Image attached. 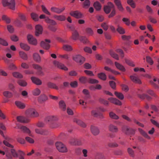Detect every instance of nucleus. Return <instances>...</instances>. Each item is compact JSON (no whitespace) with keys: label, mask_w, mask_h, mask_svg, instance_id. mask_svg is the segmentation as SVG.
Segmentation results:
<instances>
[{"label":"nucleus","mask_w":159,"mask_h":159,"mask_svg":"<svg viewBox=\"0 0 159 159\" xmlns=\"http://www.w3.org/2000/svg\"><path fill=\"white\" fill-rule=\"evenodd\" d=\"M2 19L3 20L5 21L7 23H9L11 22L10 18L6 15H3L2 17Z\"/></svg>","instance_id":"46"},{"label":"nucleus","mask_w":159,"mask_h":159,"mask_svg":"<svg viewBox=\"0 0 159 159\" xmlns=\"http://www.w3.org/2000/svg\"><path fill=\"white\" fill-rule=\"evenodd\" d=\"M110 55L113 58L115 59L116 60H119V57L117 54L115 53L112 50H110L109 52Z\"/></svg>","instance_id":"43"},{"label":"nucleus","mask_w":159,"mask_h":159,"mask_svg":"<svg viewBox=\"0 0 159 159\" xmlns=\"http://www.w3.org/2000/svg\"><path fill=\"white\" fill-rule=\"evenodd\" d=\"M59 107L61 110L63 111H65L66 110V105L63 101H60L59 102Z\"/></svg>","instance_id":"26"},{"label":"nucleus","mask_w":159,"mask_h":159,"mask_svg":"<svg viewBox=\"0 0 159 159\" xmlns=\"http://www.w3.org/2000/svg\"><path fill=\"white\" fill-rule=\"evenodd\" d=\"M79 80L81 83L85 84L88 82L87 78L85 76H81L80 77Z\"/></svg>","instance_id":"39"},{"label":"nucleus","mask_w":159,"mask_h":159,"mask_svg":"<svg viewBox=\"0 0 159 159\" xmlns=\"http://www.w3.org/2000/svg\"><path fill=\"white\" fill-rule=\"evenodd\" d=\"M85 30L87 33L89 35L91 36L93 34V32L91 28H87Z\"/></svg>","instance_id":"51"},{"label":"nucleus","mask_w":159,"mask_h":159,"mask_svg":"<svg viewBox=\"0 0 159 159\" xmlns=\"http://www.w3.org/2000/svg\"><path fill=\"white\" fill-rule=\"evenodd\" d=\"M45 20L47 23L49 24V25H57V22L55 20L50 19L48 17H46Z\"/></svg>","instance_id":"24"},{"label":"nucleus","mask_w":159,"mask_h":159,"mask_svg":"<svg viewBox=\"0 0 159 159\" xmlns=\"http://www.w3.org/2000/svg\"><path fill=\"white\" fill-rule=\"evenodd\" d=\"M34 60L38 62H39L41 61V57L39 55L38 53H34L33 55Z\"/></svg>","instance_id":"31"},{"label":"nucleus","mask_w":159,"mask_h":159,"mask_svg":"<svg viewBox=\"0 0 159 159\" xmlns=\"http://www.w3.org/2000/svg\"><path fill=\"white\" fill-rule=\"evenodd\" d=\"M41 8L42 10L44 13L48 15H51L50 13L48 11L47 9L44 5H42L41 6Z\"/></svg>","instance_id":"50"},{"label":"nucleus","mask_w":159,"mask_h":159,"mask_svg":"<svg viewBox=\"0 0 159 159\" xmlns=\"http://www.w3.org/2000/svg\"><path fill=\"white\" fill-rule=\"evenodd\" d=\"M20 129H22L24 132L28 134H30V130L27 127L25 126H22L20 127Z\"/></svg>","instance_id":"49"},{"label":"nucleus","mask_w":159,"mask_h":159,"mask_svg":"<svg viewBox=\"0 0 159 159\" xmlns=\"http://www.w3.org/2000/svg\"><path fill=\"white\" fill-rule=\"evenodd\" d=\"M10 153H11L12 156L14 157H17L18 156H19L20 159H24V156L25 155V153L22 151L19 150L17 152H16L15 150L13 148L11 149L10 151Z\"/></svg>","instance_id":"4"},{"label":"nucleus","mask_w":159,"mask_h":159,"mask_svg":"<svg viewBox=\"0 0 159 159\" xmlns=\"http://www.w3.org/2000/svg\"><path fill=\"white\" fill-rule=\"evenodd\" d=\"M73 59L74 60L80 64H83L85 61L84 58L79 55H76L74 56Z\"/></svg>","instance_id":"8"},{"label":"nucleus","mask_w":159,"mask_h":159,"mask_svg":"<svg viewBox=\"0 0 159 159\" xmlns=\"http://www.w3.org/2000/svg\"><path fill=\"white\" fill-rule=\"evenodd\" d=\"M127 152L128 154L131 157H134V152L132 148H128L127 149Z\"/></svg>","instance_id":"53"},{"label":"nucleus","mask_w":159,"mask_h":159,"mask_svg":"<svg viewBox=\"0 0 159 159\" xmlns=\"http://www.w3.org/2000/svg\"><path fill=\"white\" fill-rule=\"evenodd\" d=\"M15 103L16 106L19 108L24 109L25 107V104L20 102L16 101Z\"/></svg>","instance_id":"30"},{"label":"nucleus","mask_w":159,"mask_h":159,"mask_svg":"<svg viewBox=\"0 0 159 159\" xmlns=\"http://www.w3.org/2000/svg\"><path fill=\"white\" fill-rule=\"evenodd\" d=\"M88 82L90 84H95L98 83V81L94 79L89 78L88 80Z\"/></svg>","instance_id":"64"},{"label":"nucleus","mask_w":159,"mask_h":159,"mask_svg":"<svg viewBox=\"0 0 159 159\" xmlns=\"http://www.w3.org/2000/svg\"><path fill=\"white\" fill-rule=\"evenodd\" d=\"M115 64L116 67L117 69L123 71L125 70V68L122 65L116 62H115Z\"/></svg>","instance_id":"34"},{"label":"nucleus","mask_w":159,"mask_h":159,"mask_svg":"<svg viewBox=\"0 0 159 159\" xmlns=\"http://www.w3.org/2000/svg\"><path fill=\"white\" fill-rule=\"evenodd\" d=\"M53 64L57 68L65 70H67L68 69L64 64L57 61L53 62Z\"/></svg>","instance_id":"10"},{"label":"nucleus","mask_w":159,"mask_h":159,"mask_svg":"<svg viewBox=\"0 0 159 159\" xmlns=\"http://www.w3.org/2000/svg\"><path fill=\"white\" fill-rule=\"evenodd\" d=\"M76 138H71L69 140V143L72 145H75Z\"/></svg>","instance_id":"55"},{"label":"nucleus","mask_w":159,"mask_h":159,"mask_svg":"<svg viewBox=\"0 0 159 159\" xmlns=\"http://www.w3.org/2000/svg\"><path fill=\"white\" fill-rule=\"evenodd\" d=\"M127 3L129 5H130L132 8H134L136 6L135 3L134 2L133 0H127Z\"/></svg>","instance_id":"52"},{"label":"nucleus","mask_w":159,"mask_h":159,"mask_svg":"<svg viewBox=\"0 0 159 159\" xmlns=\"http://www.w3.org/2000/svg\"><path fill=\"white\" fill-rule=\"evenodd\" d=\"M50 42L49 40L46 39L45 41H42L40 43L41 46L43 48L48 49L50 48V45L49 44Z\"/></svg>","instance_id":"11"},{"label":"nucleus","mask_w":159,"mask_h":159,"mask_svg":"<svg viewBox=\"0 0 159 159\" xmlns=\"http://www.w3.org/2000/svg\"><path fill=\"white\" fill-rule=\"evenodd\" d=\"M150 84L155 88H158V84H159V80H157L156 78H154L153 80H151L150 81Z\"/></svg>","instance_id":"14"},{"label":"nucleus","mask_w":159,"mask_h":159,"mask_svg":"<svg viewBox=\"0 0 159 159\" xmlns=\"http://www.w3.org/2000/svg\"><path fill=\"white\" fill-rule=\"evenodd\" d=\"M25 115L28 117H36L39 116L38 113L33 108L28 109L25 112Z\"/></svg>","instance_id":"5"},{"label":"nucleus","mask_w":159,"mask_h":159,"mask_svg":"<svg viewBox=\"0 0 159 159\" xmlns=\"http://www.w3.org/2000/svg\"><path fill=\"white\" fill-rule=\"evenodd\" d=\"M13 76L16 78L21 79L23 77V75L20 73L15 72L13 73Z\"/></svg>","instance_id":"42"},{"label":"nucleus","mask_w":159,"mask_h":159,"mask_svg":"<svg viewBox=\"0 0 159 159\" xmlns=\"http://www.w3.org/2000/svg\"><path fill=\"white\" fill-rule=\"evenodd\" d=\"M108 100L110 101L111 103L116 105L120 106L121 105L122 103L121 102L116 98H110L108 99Z\"/></svg>","instance_id":"20"},{"label":"nucleus","mask_w":159,"mask_h":159,"mask_svg":"<svg viewBox=\"0 0 159 159\" xmlns=\"http://www.w3.org/2000/svg\"><path fill=\"white\" fill-rule=\"evenodd\" d=\"M115 94L116 96L120 99L122 100L124 98L123 95L120 93L115 92Z\"/></svg>","instance_id":"47"},{"label":"nucleus","mask_w":159,"mask_h":159,"mask_svg":"<svg viewBox=\"0 0 159 159\" xmlns=\"http://www.w3.org/2000/svg\"><path fill=\"white\" fill-rule=\"evenodd\" d=\"M55 145L57 150L60 152L66 153L68 151L66 146L60 142H56Z\"/></svg>","instance_id":"2"},{"label":"nucleus","mask_w":159,"mask_h":159,"mask_svg":"<svg viewBox=\"0 0 159 159\" xmlns=\"http://www.w3.org/2000/svg\"><path fill=\"white\" fill-rule=\"evenodd\" d=\"M98 77L101 79L105 80H106V75L104 73L102 72L98 74Z\"/></svg>","instance_id":"41"},{"label":"nucleus","mask_w":159,"mask_h":159,"mask_svg":"<svg viewBox=\"0 0 159 159\" xmlns=\"http://www.w3.org/2000/svg\"><path fill=\"white\" fill-rule=\"evenodd\" d=\"M74 121L83 127L85 128L86 126V124L84 123L79 119L75 118L74 119Z\"/></svg>","instance_id":"22"},{"label":"nucleus","mask_w":159,"mask_h":159,"mask_svg":"<svg viewBox=\"0 0 159 159\" xmlns=\"http://www.w3.org/2000/svg\"><path fill=\"white\" fill-rule=\"evenodd\" d=\"M3 137L5 139V140L3 141V143L8 147V148H7L6 150V151L7 152L6 153V156L8 159H12V156L10 153V151L11 149L12 148L14 147L10 143L11 141V139L8 136H4Z\"/></svg>","instance_id":"1"},{"label":"nucleus","mask_w":159,"mask_h":159,"mask_svg":"<svg viewBox=\"0 0 159 159\" xmlns=\"http://www.w3.org/2000/svg\"><path fill=\"white\" fill-rule=\"evenodd\" d=\"M31 79L33 83L37 85H41L42 84L41 80L37 77H32L31 78Z\"/></svg>","instance_id":"15"},{"label":"nucleus","mask_w":159,"mask_h":159,"mask_svg":"<svg viewBox=\"0 0 159 159\" xmlns=\"http://www.w3.org/2000/svg\"><path fill=\"white\" fill-rule=\"evenodd\" d=\"M90 5V2L89 0H85L83 4V7L85 9L88 8Z\"/></svg>","instance_id":"35"},{"label":"nucleus","mask_w":159,"mask_h":159,"mask_svg":"<svg viewBox=\"0 0 159 159\" xmlns=\"http://www.w3.org/2000/svg\"><path fill=\"white\" fill-rule=\"evenodd\" d=\"M79 37V34L76 30L75 31L72 33V38L74 40H77Z\"/></svg>","instance_id":"32"},{"label":"nucleus","mask_w":159,"mask_h":159,"mask_svg":"<svg viewBox=\"0 0 159 159\" xmlns=\"http://www.w3.org/2000/svg\"><path fill=\"white\" fill-rule=\"evenodd\" d=\"M109 130L113 133H117L118 129L117 126L113 125V124H110L108 127Z\"/></svg>","instance_id":"17"},{"label":"nucleus","mask_w":159,"mask_h":159,"mask_svg":"<svg viewBox=\"0 0 159 159\" xmlns=\"http://www.w3.org/2000/svg\"><path fill=\"white\" fill-rule=\"evenodd\" d=\"M51 10L52 11L56 13L57 14H59V8H57L56 7H52L51 8Z\"/></svg>","instance_id":"58"},{"label":"nucleus","mask_w":159,"mask_h":159,"mask_svg":"<svg viewBox=\"0 0 159 159\" xmlns=\"http://www.w3.org/2000/svg\"><path fill=\"white\" fill-rule=\"evenodd\" d=\"M111 9L107 6H105L104 8V11L106 14L109 13L111 11Z\"/></svg>","instance_id":"61"},{"label":"nucleus","mask_w":159,"mask_h":159,"mask_svg":"<svg viewBox=\"0 0 159 159\" xmlns=\"http://www.w3.org/2000/svg\"><path fill=\"white\" fill-rule=\"evenodd\" d=\"M114 1L118 10L121 12H123L125 9L122 5L120 0H114Z\"/></svg>","instance_id":"9"},{"label":"nucleus","mask_w":159,"mask_h":159,"mask_svg":"<svg viewBox=\"0 0 159 159\" xmlns=\"http://www.w3.org/2000/svg\"><path fill=\"white\" fill-rule=\"evenodd\" d=\"M109 116L111 118L117 120L119 118V117L112 112H110Z\"/></svg>","instance_id":"45"},{"label":"nucleus","mask_w":159,"mask_h":159,"mask_svg":"<svg viewBox=\"0 0 159 159\" xmlns=\"http://www.w3.org/2000/svg\"><path fill=\"white\" fill-rule=\"evenodd\" d=\"M122 131L128 135H134L135 134V130L126 126H124L122 127Z\"/></svg>","instance_id":"6"},{"label":"nucleus","mask_w":159,"mask_h":159,"mask_svg":"<svg viewBox=\"0 0 159 159\" xmlns=\"http://www.w3.org/2000/svg\"><path fill=\"white\" fill-rule=\"evenodd\" d=\"M116 30L120 34H123L125 33V29L119 25L118 26Z\"/></svg>","instance_id":"38"},{"label":"nucleus","mask_w":159,"mask_h":159,"mask_svg":"<svg viewBox=\"0 0 159 159\" xmlns=\"http://www.w3.org/2000/svg\"><path fill=\"white\" fill-rule=\"evenodd\" d=\"M58 120L57 117L56 116H52L47 117L45 120L47 121H56Z\"/></svg>","instance_id":"27"},{"label":"nucleus","mask_w":159,"mask_h":159,"mask_svg":"<svg viewBox=\"0 0 159 159\" xmlns=\"http://www.w3.org/2000/svg\"><path fill=\"white\" fill-rule=\"evenodd\" d=\"M138 130L141 134L144 137L148 139H150V137L148 135L147 133L142 129L139 128H138Z\"/></svg>","instance_id":"28"},{"label":"nucleus","mask_w":159,"mask_h":159,"mask_svg":"<svg viewBox=\"0 0 159 159\" xmlns=\"http://www.w3.org/2000/svg\"><path fill=\"white\" fill-rule=\"evenodd\" d=\"M35 35L38 36L42 33L43 29L42 27L39 25H37L35 26Z\"/></svg>","instance_id":"19"},{"label":"nucleus","mask_w":159,"mask_h":159,"mask_svg":"<svg viewBox=\"0 0 159 159\" xmlns=\"http://www.w3.org/2000/svg\"><path fill=\"white\" fill-rule=\"evenodd\" d=\"M47 85L48 88L50 89H55L56 90L59 89L58 87L55 84L50 82H48L47 83Z\"/></svg>","instance_id":"21"},{"label":"nucleus","mask_w":159,"mask_h":159,"mask_svg":"<svg viewBox=\"0 0 159 159\" xmlns=\"http://www.w3.org/2000/svg\"><path fill=\"white\" fill-rule=\"evenodd\" d=\"M0 44L4 46H7L8 45L7 42L2 38H0Z\"/></svg>","instance_id":"62"},{"label":"nucleus","mask_w":159,"mask_h":159,"mask_svg":"<svg viewBox=\"0 0 159 159\" xmlns=\"http://www.w3.org/2000/svg\"><path fill=\"white\" fill-rule=\"evenodd\" d=\"M31 17L34 21H37L38 20V16L34 13H32L31 14Z\"/></svg>","instance_id":"54"},{"label":"nucleus","mask_w":159,"mask_h":159,"mask_svg":"<svg viewBox=\"0 0 159 159\" xmlns=\"http://www.w3.org/2000/svg\"><path fill=\"white\" fill-rule=\"evenodd\" d=\"M27 39L30 44L36 45L37 44V40L32 35L29 34L27 36Z\"/></svg>","instance_id":"13"},{"label":"nucleus","mask_w":159,"mask_h":159,"mask_svg":"<svg viewBox=\"0 0 159 159\" xmlns=\"http://www.w3.org/2000/svg\"><path fill=\"white\" fill-rule=\"evenodd\" d=\"M55 25H48V28L49 30L53 32H55L56 31L57 29Z\"/></svg>","instance_id":"60"},{"label":"nucleus","mask_w":159,"mask_h":159,"mask_svg":"<svg viewBox=\"0 0 159 159\" xmlns=\"http://www.w3.org/2000/svg\"><path fill=\"white\" fill-rule=\"evenodd\" d=\"M2 3L3 7H8L9 8L12 10L15 9V0H11L9 2L8 0H2Z\"/></svg>","instance_id":"3"},{"label":"nucleus","mask_w":159,"mask_h":159,"mask_svg":"<svg viewBox=\"0 0 159 159\" xmlns=\"http://www.w3.org/2000/svg\"><path fill=\"white\" fill-rule=\"evenodd\" d=\"M79 39L80 41L84 43H86L88 42V40L85 37L81 36L80 37Z\"/></svg>","instance_id":"57"},{"label":"nucleus","mask_w":159,"mask_h":159,"mask_svg":"<svg viewBox=\"0 0 159 159\" xmlns=\"http://www.w3.org/2000/svg\"><path fill=\"white\" fill-rule=\"evenodd\" d=\"M3 94L5 97L8 98H11L12 96V93L11 92L8 91L4 92Z\"/></svg>","instance_id":"44"},{"label":"nucleus","mask_w":159,"mask_h":159,"mask_svg":"<svg viewBox=\"0 0 159 159\" xmlns=\"http://www.w3.org/2000/svg\"><path fill=\"white\" fill-rule=\"evenodd\" d=\"M48 99L47 96L45 94L41 95L38 98V101L40 103H42Z\"/></svg>","instance_id":"16"},{"label":"nucleus","mask_w":159,"mask_h":159,"mask_svg":"<svg viewBox=\"0 0 159 159\" xmlns=\"http://www.w3.org/2000/svg\"><path fill=\"white\" fill-rule=\"evenodd\" d=\"M83 93L86 95V97L87 98H90L89 93V91L86 89H84L83 90Z\"/></svg>","instance_id":"59"},{"label":"nucleus","mask_w":159,"mask_h":159,"mask_svg":"<svg viewBox=\"0 0 159 159\" xmlns=\"http://www.w3.org/2000/svg\"><path fill=\"white\" fill-rule=\"evenodd\" d=\"M90 128L92 133L94 135H97L99 134V130L97 127L92 125L91 126Z\"/></svg>","instance_id":"18"},{"label":"nucleus","mask_w":159,"mask_h":159,"mask_svg":"<svg viewBox=\"0 0 159 159\" xmlns=\"http://www.w3.org/2000/svg\"><path fill=\"white\" fill-rule=\"evenodd\" d=\"M18 84L22 87H25L27 85V83L24 80H19L17 82Z\"/></svg>","instance_id":"33"},{"label":"nucleus","mask_w":159,"mask_h":159,"mask_svg":"<svg viewBox=\"0 0 159 159\" xmlns=\"http://www.w3.org/2000/svg\"><path fill=\"white\" fill-rule=\"evenodd\" d=\"M93 6L95 8L97 11H99L101 8V4L98 1L94 2Z\"/></svg>","instance_id":"29"},{"label":"nucleus","mask_w":159,"mask_h":159,"mask_svg":"<svg viewBox=\"0 0 159 159\" xmlns=\"http://www.w3.org/2000/svg\"><path fill=\"white\" fill-rule=\"evenodd\" d=\"M122 21L127 25H129L130 24V21L129 19L126 18H123L122 20Z\"/></svg>","instance_id":"56"},{"label":"nucleus","mask_w":159,"mask_h":159,"mask_svg":"<svg viewBox=\"0 0 159 159\" xmlns=\"http://www.w3.org/2000/svg\"><path fill=\"white\" fill-rule=\"evenodd\" d=\"M70 14L71 16L76 19H80L83 18V14L78 10L71 11L70 13Z\"/></svg>","instance_id":"7"},{"label":"nucleus","mask_w":159,"mask_h":159,"mask_svg":"<svg viewBox=\"0 0 159 159\" xmlns=\"http://www.w3.org/2000/svg\"><path fill=\"white\" fill-rule=\"evenodd\" d=\"M53 17L55 19L60 21H63L66 19L65 16L63 15H55Z\"/></svg>","instance_id":"25"},{"label":"nucleus","mask_w":159,"mask_h":159,"mask_svg":"<svg viewBox=\"0 0 159 159\" xmlns=\"http://www.w3.org/2000/svg\"><path fill=\"white\" fill-rule=\"evenodd\" d=\"M99 101L101 103L103 104L105 106H107L109 104V102L108 101L105 100L102 98H100L99 99Z\"/></svg>","instance_id":"63"},{"label":"nucleus","mask_w":159,"mask_h":159,"mask_svg":"<svg viewBox=\"0 0 159 159\" xmlns=\"http://www.w3.org/2000/svg\"><path fill=\"white\" fill-rule=\"evenodd\" d=\"M20 46L22 49L26 51H28L30 49V47L29 46L24 43H20Z\"/></svg>","instance_id":"40"},{"label":"nucleus","mask_w":159,"mask_h":159,"mask_svg":"<svg viewBox=\"0 0 159 159\" xmlns=\"http://www.w3.org/2000/svg\"><path fill=\"white\" fill-rule=\"evenodd\" d=\"M130 78L131 80L134 82L136 83L141 84V81L135 75H131L130 76Z\"/></svg>","instance_id":"23"},{"label":"nucleus","mask_w":159,"mask_h":159,"mask_svg":"<svg viewBox=\"0 0 159 159\" xmlns=\"http://www.w3.org/2000/svg\"><path fill=\"white\" fill-rule=\"evenodd\" d=\"M63 49L67 51H70L72 50V47L68 45H64L63 46Z\"/></svg>","instance_id":"48"},{"label":"nucleus","mask_w":159,"mask_h":159,"mask_svg":"<svg viewBox=\"0 0 159 159\" xmlns=\"http://www.w3.org/2000/svg\"><path fill=\"white\" fill-rule=\"evenodd\" d=\"M19 55L20 57L24 60H26L28 59V57L27 54L23 52H20Z\"/></svg>","instance_id":"36"},{"label":"nucleus","mask_w":159,"mask_h":159,"mask_svg":"<svg viewBox=\"0 0 159 159\" xmlns=\"http://www.w3.org/2000/svg\"><path fill=\"white\" fill-rule=\"evenodd\" d=\"M16 119L18 121L24 123H28L30 121L28 118L22 116H18Z\"/></svg>","instance_id":"12"},{"label":"nucleus","mask_w":159,"mask_h":159,"mask_svg":"<svg viewBox=\"0 0 159 159\" xmlns=\"http://www.w3.org/2000/svg\"><path fill=\"white\" fill-rule=\"evenodd\" d=\"M41 93L40 90L38 88L34 89L32 91V94L35 96L39 95Z\"/></svg>","instance_id":"37"}]
</instances>
